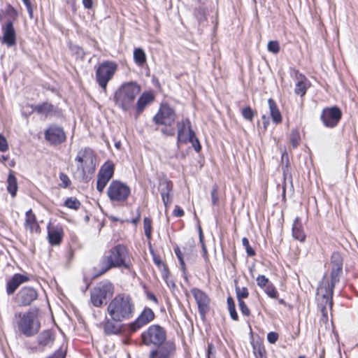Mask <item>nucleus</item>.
Returning <instances> with one entry per match:
<instances>
[{"label":"nucleus","mask_w":358,"mask_h":358,"mask_svg":"<svg viewBox=\"0 0 358 358\" xmlns=\"http://www.w3.org/2000/svg\"><path fill=\"white\" fill-rule=\"evenodd\" d=\"M136 306L132 297L127 294H117L108 303L106 316L101 323L104 334L117 335L122 331L121 322L132 319Z\"/></svg>","instance_id":"obj_1"},{"label":"nucleus","mask_w":358,"mask_h":358,"mask_svg":"<svg viewBox=\"0 0 358 358\" xmlns=\"http://www.w3.org/2000/svg\"><path fill=\"white\" fill-rule=\"evenodd\" d=\"M331 271L330 275H324L318 288V294H321L332 306V295L335 285L339 282L343 273V259L338 252H334L331 257Z\"/></svg>","instance_id":"obj_2"},{"label":"nucleus","mask_w":358,"mask_h":358,"mask_svg":"<svg viewBox=\"0 0 358 358\" xmlns=\"http://www.w3.org/2000/svg\"><path fill=\"white\" fill-rule=\"evenodd\" d=\"M140 92L141 87L137 83H125L115 92V102L122 110H129L134 107V101Z\"/></svg>","instance_id":"obj_3"},{"label":"nucleus","mask_w":358,"mask_h":358,"mask_svg":"<svg viewBox=\"0 0 358 358\" xmlns=\"http://www.w3.org/2000/svg\"><path fill=\"white\" fill-rule=\"evenodd\" d=\"M103 262L106 266L101 273L106 272L112 267L129 268L130 259L127 248L122 245H117L109 251L108 255L106 256Z\"/></svg>","instance_id":"obj_4"},{"label":"nucleus","mask_w":358,"mask_h":358,"mask_svg":"<svg viewBox=\"0 0 358 358\" xmlns=\"http://www.w3.org/2000/svg\"><path fill=\"white\" fill-rule=\"evenodd\" d=\"M15 316L19 317V321L17 322L18 328L24 335L31 336L38 331L40 323L37 320L35 311L29 310L27 313H19Z\"/></svg>","instance_id":"obj_5"},{"label":"nucleus","mask_w":358,"mask_h":358,"mask_svg":"<svg viewBox=\"0 0 358 358\" xmlns=\"http://www.w3.org/2000/svg\"><path fill=\"white\" fill-rule=\"evenodd\" d=\"M141 338L146 346H159L166 341V332L161 326L152 324L141 334Z\"/></svg>","instance_id":"obj_6"},{"label":"nucleus","mask_w":358,"mask_h":358,"mask_svg":"<svg viewBox=\"0 0 358 358\" xmlns=\"http://www.w3.org/2000/svg\"><path fill=\"white\" fill-rule=\"evenodd\" d=\"M117 69V64L110 61L103 62L98 66L95 73L96 80L104 92H106L107 85L113 78Z\"/></svg>","instance_id":"obj_7"},{"label":"nucleus","mask_w":358,"mask_h":358,"mask_svg":"<svg viewBox=\"0 0 358 358\" xmlns=\"http://www.w3.org/2000/svg\"><path fill=\"white\" fill-rule=\"evenodd\" d=\"M130 192L129 187L119 180H113L107 189V195L110 200L113 202L125 201L128 199Z\"/></svg>","instance_id":"obj_8"},{"label":"nucleus","mask_w":358,"mask_h":358,"mask_svg":"<svg viewBox=\"0 0 358 358\" xmlns=\"http://www.w3.org/2000/svg\"><path fill=\"white\" fill-rule=\"evenodd\" d=\"M113 294V286L110 282L99 284L91 292V303L96 307H101L103 301Z\"/></svg>","instance_id":"obj_9"},{"label":"nucleus","mask_w":358,"mask_h":358,"mask_svg":"<svg viewBox=\"0 0 358 358\" xmlns=\"http://www.w3.org/2000/svg\"><path fill=\"white\" fill-rule=\"evenodd\" d=\"M77 162V169L83 175L85 173L87 167L94 166L95 155L94 151L90 148H81L75 159Z\"/></svg>","instance_id":"obj_10"},{"label":"nucleus","mask_w":358,"mask_h":358,"mask_svg":"<svg viewBox=\"0 0 358 358\" xmlns=\"http://www.w3.org/2000/svg\"><path fill=\"white\" fill-rule=\"evenodd\" d=\"M176 117L174 110L167 104H162L154 116L153 121L157 124L171 126L174 123Z\"/></svg>","instance_id":"obj_11"},{"label":"nucleus","mask_w":358,"mask_h":358,"mask_svg":"<svg viewBox=\"0 0 358 358\" xmlns=\"http://www.w3.org/2000/svg\"><path fill=\"white\" fill-rule=\"evenodd\" d=\"M154 319L155 313L152 310L145 307L136 319L128 324V330L131 333L136 332L145 325L151 322Z\"/></svg>","instance_id":"obj_12"},{"label":"nucleus","mask_w":358,"mask_h":358,"mask_svg":"<svg viewBox=\"0 0 358 358\" xmlns=\"http://www.w3.org/2000/svg\"><path fill=\"white\" fill-rule=\"evenodd\" d=\"M341 117V110L338 107L334 106L323 109L320 119L325 127L334 128L337 126Z\"/></svg>","instance_id":"obj_13"},{"label":"nucleus","mask_w":358,"mask_h":358,"mask_svg":"<svg viewBox=\"0 0 358 358\" xmlns=\"http://www.w3.org/2000/svg\"><path fill=\"white\" fill-rule=\"evenodd\" d=\"M114 173V165L110 162H106L100 169L96 182V189L101 193Z\"/></svg>","instance_id":"obj_14"},{"label":"nucleus","mask_w":358,"mask_h":358,"mask_svg":"<svg viewBox=\"0 0 358 358\" xmlns=\"http://www.w3.org/2000/svg\"><path fill=\"white\" fill-rule=\"evenodd\" d=\"M178 143H187V141H196L197 138L191 128V122L188 119L178 122Z\"/></svg>","instance_id":"obj_15"},{"label":"nucleus","mask_w":358,"mask_h":358,"mask_svg":"<svg viewBox=\"0 0 358 358\" xmlns=\"http://www.w3.org/2000/svg\"><path fill=\"white\" fill-rule=\"evenodd\" d=\"M150 351L149 358H171L176 352V344L172 341H165L162 345Z\"/></svg>","instance_id":"obj_16"},{"label":"nucleus","mask_w":358,"mask_h":358,"mask_svg":"<svg viewBox=\"0 0 358 358\" xmlns=\"http://www.w3.org/2000/svg\"><path fill=\"white\" fill-rule=\"evenodd\" d=\"M38 297V293L35 289L31 287H22L16 294L15 300L20 306H29Z\"/></svg>","instance_id":"obj_17"},{"label":"nucleus","mask_w":358,"mask_h":358,"mask_svg":"<svg viewBox=\"0 0 358 358\" xmlns=\"http://www.w3.org/2000/svg\"><path fill=\"white\" fill-rule=\"evenodd\" d=\"M191 293L194 297V299L198 305L199 312L202 317H205L206 314L209 310L210 299L207 294L199 289L193 288L191 289Z\"/></svg>","instance_id":"obj_18"},{"label":"nucleus","mask_w":358,"mask_h":358,"mask_svg":"<svg viewBox=\"0 0 358 358\" xmlns=\"http://www.w3.org/2000/svg\"><path fill=\"white\" fill-rule=\"evenodd\" d=\"M48 240L51 245H59L64 236V229L59 224L49 223L47 227Z\"/></svg>","instance_id":"obj_19"},{"label":"nucleus","mask_w":358,"mask_h":358,"mask_svg":"<svg viewBox=\"0 0 358 358\" xmlns=\"http://www.w3.org/2000/svg\"><path fill=\"white\" fill-rule=\"evenodd\" d=\"M2 43L7 47L10 48L16 45V33L13 22L8 20L6 23L1 25Z\"/></svg>","instance_id":"obj_20"},{"label":"nucleus","mask_w":358,"mask_h":358,"mask_svg":"<svg viewBox=\"0 0 358 358\" xmlns=\"http://www.w3.org/2000/svg\"><path fill=\"white\" fill-rule=\"evenodd\" d=\"M45 138L51 144H60L65 141L66 134L62 127L51 126L45 131Z\"/></svg>","instance_id":"obj_21"},{"label":"nucleus","mask_w":358,"mask_h":358,"mask_svg":"<svg viewBox=\"0 0 358 358\" xmlns=\"http://www.w3.org/2000/svg\"><path fill=\"white\" fill-rule=\"evenodd\" d=\"M158 189L166 210L171 203V194L173 190V184L168 179L162 178L159 180Z\"/></svg>","instance_id":"obj_22"},{"label":"nucleus","mask_w":358,"mask_h":358,"mask_svg":"<svg viewBox=\"0 0 358 358\" xmlns=\"http://www.w3.org/2000/svg\"><path fill=\"white\" fill-rule=\"evenodd\" d=\"M294 78L296 81L294 88L296 94L303 96L306 94V90L310 87V82L306 77L296 70H293Z\"/></svg>","instance_id":"obj_23"},{"label":"nucleus","mask_w":358,"mask_h":358,"mask_svg":"<svg viewBox=\"0 0 358 358\" xmlns=\"http://www.w3.org/2000/svg\"><path fill=\"white\" fill-rule=\"evenodd\" d=\"M29 280V277L26 275H22L20 273H16L13 275L12 278L7 282V294L8 295L13 294L20 285L27 282Z\"/></svg>","instance_id":"obj_24"},{"label":"nucleus","mask_w":358,"mask_h":358,"mask_svg":"<svg viewBox=\"0 0 358 358\" xmlns=\"http://www.w3.org/2000/svg\"><path fill=\"white\" fill-rule=\"evenodd\" d=\"M24 227L26 229L29 230L31 233L35 232L38 234L41 231V228L36 221V215L31 209L29 210L26 213Z\"/></svg>","instance_id":"obj_25"},{"label":"nucleus","mask_w":358,"mask_h":358,"mask_svg":"<svg viewBox=\"0 0 358 358\" xmlns=\"http://www.w3.org/2000/svg\"><path fill=\"white\" fill-rule=\"evenodd\" d=\"M154 100V96L151 92H145L138 98L136 103L137 115L141 114L145 108Z\"/></svg>","instance_id":"obj_26"},{"label":"nucleus","mask_w":358,"mask_h":358,"mask_svg":"<svg viewBox=\"0 0 358 358\" xmlns=\"http://www.w3.org/2000/svg\"><path fill=\"white\" fill-rule=\"evenodd\" d=\"M292 236L294 239L301 242L304 241L306 238L301 220L299 217L295 218L292 225Z\"/></svg>","instance_id":"obj_27"},{"label":"nucleus","mask_w":358,"mask_h":358,"mask_svg":"<svg viewBox=\"0 0 358 358\" xmlns=\"http://www.w3.org/2000/svg\"><path fill=\"white\" fill-rule=\"evenodd\" d=\"M268 104L270 110V115L272 118L273 122L275 124L280 123L282 122V115L277 106L276 103L273 99H269L268 100Z\"/></svg>","instance_id":"obj_28"},{"label":"nucleus","mask_w":358,"mask_h":358,"mask_svg":"<svg viewBox=\"0 0 358 358\" xmlns=\"http://www.w3.org/2000/svg\"><path fill=\"white\" fill-rule=\"evenodd\" d=\"M17 17V11L10 5H7L4 9L0 10V22H2L6 17H8V20H15Z\"/></svg>","instance_id":"obj_29"},{"label":"nucleus","mask_w":358,"mask_h":358,"mask_svg":"<svg viewBox=\"0 0 358 358\" xmlns=\"http://www.w3.org/2000/svg\"><path fill=\"white\" fill-rule=\"evenodd\" d=\"M7 182L8 192L11 194L12 196H15L16 195V192L17 190V179L13 173V171H10L9 173Z\"/></svg>","instance_id":"obj_30"},{"label":"nucleus","mask_w":358,"mask_h":358,"mask_svg":"<svg viewBox=\"0 0 358 358\" xmlns=\"http://www.w3.org/2000/svg\"><path fill=\"white\" fill-rule=\"evenodd\" d=\"M134 60L139 66H143L146 63V55L142 48H137L134 49Z\"/></svg>","instance_id":"obj_31"},{"label":"nucleus","mask_w":358,"mask_h":358,"mask_svg":"<svg viewBox=\"0 0 358 358\" xmlns=\"http://www.w3.org/2000/svg\"><path fill=\"white\" fill-rule=\"evenodd\" d=\"M31 112L36 111L39 114L48 115L53 110V106L48 103H43L37 106H31Z\"/></svg>","instance_id":"obj_32"},{"label":"nucleus","mask_w":358,"mask_h":358,"mask_svg":"<svg viewBox=\"0 0 358 358\" xmlns=\"http://www.w3.org/2000/svg\"><path fill=\"white\" fill-rule=\"evenodd\" d=\"M38 343L43 346L48 345L53 341L52 334L50 331H45L41 333L38 338Z\"/></svg>","instance_id":"obj_33"},{"label":"nucleus","mask_w":358,"mask_h":358,"mask_svg":"<svg viewBox=\"0 0 358 358\" xmlns=\"http://www.w3.org/2000/svg\"><path fill=\"white\" fill-rule=\"evenodd\" d=\"M64 205L68 208L78 210L80 206V202L76 198L70 197L65 201Z\"/></svg>","instance_id":"obj_34"},{"label":"nucleus","mask_w":358,"mask_h":358,"mask_svg":"<svg viewBox=\"0 0 358 358\" xmlns=\"http://www.w3.org/2000/svg\"><path fill=\"white\" fill-rule=\"evenodd\" d=\"M289 141L293 148H296L299 145L301 137L297 130H292L291 131Z\"/></svg>","instance_id":"obj_35"},{"label":"nucleus","mask_w":358,"mask_h":358,"mask_svg":"<svg viewBox=\"0 0 358 358\" xmlns=\"http://www.w3.org/2000/svg\"><path fill=\"white\" fill-rule=\"evenodd\" d=\"M227 304H228V308H229V311L231 317L234 320H236V321L238 320V314L236 311L235 303L231 297L227 298Z\"/></svg>","instance_id":"obj_36"},{"label":"nucleus","mask_w":358,"mask_h":358,"mask_svg":"<svg viewBox=\"0 0 358 358\" xmlns=\"http://www.w3.org/2000/svg\"><path fill=\"white\" fill-rule=\"evenodd\" d=\"M253 352L255 358H267L265 348L261 345H254Z\"/></svg>","instance_id":"obj_37"},{"label":"nucleus","mask_w":358,"mask_h":358,"mask_svg":"<svg viewBox=\"0 0 358 358\" xmlns=\"http://www.w3.org/2000/svg\"><path fill=\"white\" fill-rule=\"evenodd\" d=\"M143 228L145 236L150 239L152 234V220L149 217H145L143 220Z\"/></svg>","instance_id":"obj_38"},{"label":"nucleus","mask_w":358,"mask_h":358,"mask_svg":"<svg viewBox=\"0 0 358 358\" xmlns=\"http://www.w3.org/2000/svg\"><path fill=\"white\" fill-rule=\"evenodd\" d=\"M266 294L271 298L276 299L278 296V291L272 283H269L267 286L264 288Z\"/></svg>","instance_id":"obj_39"},{"label":"nucleus","mask_w":358,"mask_h":358,"mask_svg":"<svg viewBox=\"0 0 358 358\" xmlns=\"http://www.w3.org/2000/svg\"><path fill=\"white\" fill-rule=\"evenodd\" d=\"M236 294L238 301L243 300V299L248 298L249 293L246 287H239L236 286Z\"/></svg>","instance_id":"obj_40"},{"label":"nucleus","mask_w":358,"mask_h":358,"mask_svg":"<svg viewBox=\"0 0 358 358\" xmlns=\"http://www.w3.org/2000/svg\"><path fill=\"white\" fill-rule=\"evenodd\" d=\"M194 15L199 22H202L206 19L205 8L203 6H200L199 8L195 9Z\"/></svg>","instance_id":"obj_41"},{"label":"nucleus","mask_w":358,"mask_h":358,"mask_svg":"<svg viewBox=\"0 0 358 358\" xmlns=\"http://www.w3.org/2000/svg\"><path fill=\"white\" fill-rule=\"evenodd\" d=\"M218 186L215 185L213 187V189L211 190V200H212V205L213 206H217L219 203V196H218Z\"/></svg>","instance_id":"obj_42"},{"label":"nucleus","mask_w":358,"mask_h":358,"mask_svg":"<svg viewBox=\"0 0 358 358\" xmlns=\"http://www.w3.org/2000/svg\"><path fill=\"white\" fill-rule=\"evenodd\" d=\"M268 50L273 54H277L280 51V45L278 41H271L267 45Z\"/></svg>","instance_id":"obj_43"},{"label":"nucleus","mask_w":358,"mask_h":358,"mask_svg":"<svg viewBox=\"0 0 358 358\" xmlns=\"http://www.w3.org/2000/svg\"><path fill=\"white\" fill-rule=\"evenodd\" d=\"M66 354V346L62 345L57 351H56L52 356L48 358H65Z\"/></svg>","instance_id":"obj_44"},{"label":"nucleus","mask_w":358,"mask_h":358,"mask_svg":"<svg viewBox=\"0 0 358 358\" xmlns=\"http://www.w3.org/2000/svg\"><path fill=\"white\" fill-rule=\"evenodd\" d=\"M242 244L245 247L248 256L252 257L255 255V250L250 245L249 241L246 237L242 238Z\"/></svg>","instance_id":"obj_45"},{"label":"nucleus","mask_w":358,"mask_h":358,"mask_svg":"<svg viewBox=\"0 0 358 358\" xmlns=\"http://www.w3.org/2000/svg\"><path fill=\"white\" fill-rule=\"evenodd\" d=\"M174 252H175V254L177 256L178 260H179V262H180V266H181V269L182 270L183 272H185V262H184V259H183V257H182V254L180 251V249L179 248L178 246H176L175 248H174Z\"/></svg>","instance_id":"obj_46"},{"label":"nucleus","mask_w":358,"mask_h":358,"mask_svg":"<svg viewBox=\"0 0 358 358\" xmlns=\"http://www.w3.org/2000/svg\"><path fill=\"white\" fill-rule=\"evenodd\" d=\"M243 117L249 121H252L254 117V113L250 107L248 106L242 110Z\"/></svg>","instance_id":"obj_47"},{"label":"nucleus","mask_w":358,"mask_h":358,"mask_svg":"<svg viewBox=\"0 0 358 358\" xmlns=\"http://www.w3.org/2000/svg\"><path fill=\"white\" fill-rule=\"evenodd\" d=\"M270 283L268 278L264 275H260L257 278V284L259 287L264 289Z\"/></svg>","instance_id":"obj_48"},{"label":"nucleus","mask_w":358,"mask_h":358,"mask_svg":"<svg viewBox=\"0 0 358 358\" xmlns=\"http://www.w3.org/2000/svg\"><path fill=\"white\" fill-rule=\"evenodd\" d=\"M59 180H61L62 183L60 184V186L63 188H66L71 185V180L68 176L64 173H59Z\"/></svg>","instance_id":"obj_49"},{"label":"nucleus","mask_w":358,"mask_h":358,"mask_svg":"<svg viewBox=\"0 0 358 358\" xmlns=\"http://www.w3.org/2000/svg\"><path fill=\"white\" fill-rule=\"evenodd\" d=\"M238 306L241 313L244 315L248 316L250 315V310L243 300L238 301Z\"/></svg>","instance_id":"obj_50"},{"label":"nucleus","mask_w":358,"mask_h":358,"mask_svg":"<svg viewBox=\"0 0 358 358\" xmlns=\"http://www.w3.org/2000/svg\"><path fill=\"white\" fill-rule=\"evenodd\" d=\"M8 149V145L6 138L0 134V151L5 152Z\"/></svg>","instance_id":"obj_51"},{"label":"nucleus","mask_w":358,"mask_h":358,"mask_svg":"<svg viewBox=\"0 0 358 358\" xmlns=\"http://www.w3.org/2000/svg\"><path fill=\"white\" fill-rule=\"evenodd\" d=\"M278 339V334L276 332L271 331L267 335V340L270 343L274 344Z\"/></svg>","instance_id":"obj_52"},{"label":"nucleus","mask_w":358,"mask_h":358,"mask_svg":"<svg viewBox=\"0 0 358 358\" xmlns=\"http://www.w3.org/2000/svg\"><path fill=\"white\" fill-rule=\"evenodd\" d=\"M173 213V215L176 217H182L184 215V211L180 207H179L178 206H176Z\"/></svg>","instance_id":"obj_53"},{"label":"nucleus","mask_w":358,"mask_h":358,"mask_svg":"<svg viewBox=\"0 0 358 358\" xmlns=\"http://www.w3.org/2000/svg\"><path fill=\"white\" fill-rule=\"evenodd\" d=\"M22 1L24 2V5L26 6L30 17H32L33 10H32L31 4L30 1L29 0H22Z\"/></svg>","instance_id":"obj_54"},{"label":"nucleus","mask_w":358,"mask_h":358,"mask_svg":"<svg viewBox=\"0 0 358 358\" xmlns=\"http://www.w3.org/2000/svg\"><path fill=\"white\" fill-rule=\"evenodd\" d=\"M164 271H163V278L166 280L168 285H169V272L168 271V268L165 264H163Z\"/></svg>","instance_id":"obj_55"},{"label":"nucleus","mask_w":358,"mask_h":358,"mask_svg":"<svg viewBox=\"0 0 358 358\" xmlns=\"http://www.w3.org/2000/svg\"><path fill=\"white\" fill-rule=\"evenodd\" d=\"M162 132L167 136H173L175 134V130L173 128H165L162 129Z\"/></svg>","instance_id":"obj_56"},{"label":"nucleus","mask_w":358,"mask_h":358,"mask_svg":"<svg viewBox=\"0 0 358 358\" xmlns=\"http://www.w3.org/2000/svg\"><path fill=\"white\" fill-rule=\"evenodd\" d=\"M93 0H82L84 7L87 9H90L93 6Z\"/></svg>","instance_id":"obj_57"},{"label":"nucleus","mask_w":358,"mask_h":358,"mask_svg":"<svg viewBox=\"0 0 358 358\" xmlns=\"http://www.w3.org/2000/svg\"><path fill=\"white\" fill-rule=\"evenodd\" d=\"M192 144V146L194 148V149L196 151V152H199L200 150H201V145L199 143V140L197 139V142L196 141H189Z\"/></svg>","instance_id":"obj_58"},{"label":"nucleus","mask_w":358,"mask_h":358,"mask_svg":"<svg viewBox=\"0 0 358 358\" xmlns=\"http://www.w3.org/2000/svg\"><path fill=\"white\" fill-rule=\"evenodd\" d=\"M154 262L156 265H157L159 267L161 266H163V264H164L159 257H154Z\"/></svg>","instance_id":"obj_59"},{"label":"nucleus","mask_w":358,"mask_h":358,"mask_svg":"<svg viewBox=\"0 0 358 358\" xmlns=\"http://www.w3.org/2000/svg\"><path fill=\"white\" fill-rule=\"evenodd\" d=\"M202 250H203V256L206 259V260L208 259V255H207V250L206 247L205 245V243H201Z\"/></svg>","instance_id":"obj_60"},{"label":"nucleus","mask_w":358,"mask_h":358,"mask_svg":"<svg viewBox=\"0 0 358 358\" xmlns=\"http://www.w3.org/2000/svg\"><path fill=\"white\" fill-rule=\"evenodd\" d=\"M148 298H149L150 300H152V301H155L156 303H157V299L156 296H155L154 294H148Z\"/></svg>","instance_id":"obj_61"},{"label":"nucleus","mask_w":358,"mask_h":358,"mask_svg":"<svg viewBox=\"0 0 358 358\" xmlns=\"http://www.w3.org/2000/svg\"><path fill=\"white\" fill-rule=\"evenodd\" d=\"M199 240H200L201 243H204L203 236V234H202L201 227H199Z\"/></svg>","instance_id":"obj_62"},{"label":"nucleus","mask_w":358,"mask_h":358,"mask_svg":"<svg viewBox=\"0 0 358 358\" xmlns=\"http://www.w3.org/2000/svg\"><path fill=\"white\" fill-rule=\"evenodd\" d=\"M8 159V156L3 155L1 156L0 161L3 163L6 162Z\"/></svg>","instance_id":"obj_63"},{"label":"nucleus","mask_w":358,"mask_h":358,"mask_svg":"<svg viewBox=\"0 0 358 358\" xmlns=\"http://www.w3.org/2000/svg\"><path fill=\"white\" fill-rule=\"evenodd\" d=\"M139 217L140 216H138L137 218L136 219H134L131 222L134 223V224H136L138 221H139Z\"/></svg>","instance_id":"obj_64"}]
</instances>
